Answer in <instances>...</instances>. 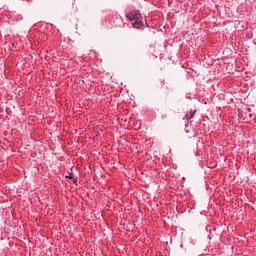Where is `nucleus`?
Masks as SVG:
<instances>
[{"mask_svg":"<svg viewBox=\"0 0 256 256\" xmlns=\"http://www.w3.org/2000/svg\"><path fill=\"white\" fill-rule=\"evenodd\" d=\"M127 19L132 22L134 29H145L147 22H144L143 15L139 11H132L126 14Z\"/></svg>","mask_w":256,"mask_h":256,"instance_id":"nucleus-1","label":"nucleus"},{"mask_svg":"<svg viewBox=\"0 0 256 256\" xmlns=\"http://www.w3.org/2000/svg\"><path fill=\"white\" fill-rule=\"evenodd\" d=\"M195 113H197V110H190L186 112L185 117L189 121V119H193L195 117Z\"/></svg>","mask_w":256,"mask_h":256,"instance_id":"nucleus-2","label":"nucleus"},{"mask_svg":"<svg viewBox=\"0 0 256 256\" xmlns=\"http://www.w3.org/2000/svg\"><path fill=\"white\" fill-rule=\"evenodd\" d=\"M66 179H73V173H68V175H66Z\"/></svg>","mask_w":256,"mask_h":256,"instance_id":"nucleus-3","label":"nucleus"}]
</instances>
